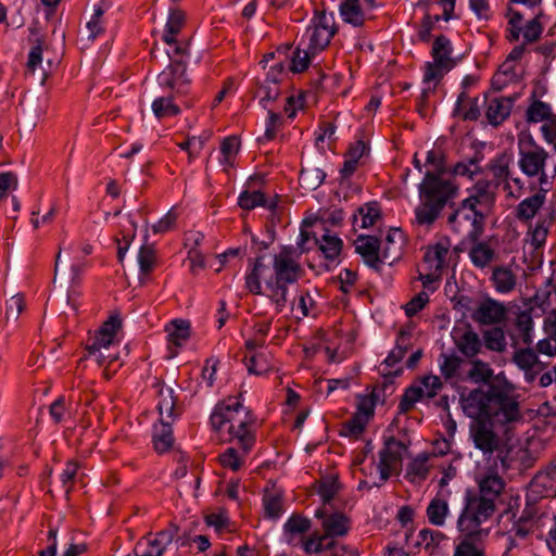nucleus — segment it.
<instances>
[{
  "label": "nucleus",
  "instance_id": "37998d69",
  "mask_svg": "<svg viewBox=\"0 0 556 556\" xmlns=\"http://www.w3.org/2000/svg\"><path fill=\"white\" fill-rule=\"evenodd\" d=\"M113 342L114 338L110 337V334L98 331L92 342L86 345L88 356H94L97 363L102 364L104 362V352L102 350L109 351Z\"/></svg>",
  "mask_w": 556,
  "mask_h": 556
},
{
  "label": "nucleus",
  "instance_id": "a211bd4d",
  "mask_svg": "<svg viewBox=\"0 0 556 556\" xmlns=\"http://www.w3.org/2000/svg\"><path fill=\"white\" fill-rule=\"evenodd\" d=\"M497 459H492V462H488L489 466L479 470L476 476V481L479 484L480 495L485 496L488 498L497 497L502 491L504 490L505 482L497 469Z\"/></svg>",
  "mask_w": 556,
  "mask_h": 556
},
{
  "label": "nucleus",
  "instance_id": "6e6d98bb",
  "mask_svg": "<svg viewBox=\"0 0 556 556\" xmlns=\"http://www.w3.org/2000/svg\"><path fill=\"white\" fill-rule=\"evenodd\" d=\"M453 556H485L482 544H478L470 538H464L454 549Z\"/></svg>",
  "mask_w": 556,
  "mask_h": 556
},
{
  "label": "nucleus",
  "instance_id": "72a5a7b5",
  "mask_svg": "<svg viewBox=\"0 0 556 556\" xmlns=\"http://www.w3.org/2000/svg\"><path fill=\"white\" fill-rule=\"evenodd\" d=\"M380 208L376 202L366 203L358 207L357 214L353 216V227L356 228H369L376 224L380 218Z\"/></svg>",
  "mask_w": 556,
  "mask_h": 556
},
{
  "label": "nucleus",
  "instance_id": "39448f33",
  "mask_svg": "<svg viewBox=\"0 0 556 556\" xmlns=\"http://www.w3.org/2000/svg\"><path fill=\"white\" fill-rule=\"evenodd\" d=\"M445 206L452 208L446 217V225L451 231L464 236L470 242H476L481 238L484 231L486 213L464 200L457 205L452 200Z\"/></svg>",
  "mask_w": 556,
  "mask_h": 556
},
{
  "label": "nucleus",
  "instance_id": "49530a36",
  "mask_svg": "<svg viewBox=\"0 0 556 556\" xmlns=\"http://www.w3.org/2000/svg\"><path fill=\"white\" fill-rule=\"evenodd\" d=\"M326 174L323 169L309 166L301 169L299 182L306 190H316L324 182Z\"/></svg>",
  "mask_w": 556,
  "mask_h": 556
},
{
  "label": "nucleus",
  "instance_id": "ddd939ff",
  "mask_svg": "<svg viewBox=\"0 0 556 556\" xmlns=\"http://www.w3.org/2000/svg\"><path fill=\"white\" fill-rule=\"evenodd\" d=\"M513 163V157L510 154L503 152L497 154L494 159H492L489 163V169L492 173L493 179H490L492 182H496V188L503 184L504 190L508 192L510 195H515L511 191L510 182H513L520 192L523 189V181L520 177H513L510 165Z\"/></svg>",
  "mask_w": 556,
  "mask_h": 556
},
{
  "label": "nucleus",
  "instance_id": "680f3d73",
  "mask_svg": "<svg viewBox=\"0 0 556 556\" xmlns=\"http://www.w3.org/2000/svg\"><path fill=\"white\" fill-rule=\"evenodd\" d=\"M265 514L269 518H278L282 513V501L278 493H266L263 497Z\"/></svg>",
  "mask_w": 556,
  "mask_h": 556
},
{
  "label": "nucleus",
  "instance_id": "338daca9",
  "mask_svg": "<svg viewBox=\"0 0 556 556\" xmlns=\"http://www.w3.org/2000/svg\"><path fill=\"white\" fill-rule=\"evenodd\" d=\"M177 213L174 208H170L165 216H163L157 223L152 225V231L154 233H165L169 231L177 222Z\"/></svg>",
  "mask_w": 556,
  "mask_h": 556
},
{
  "label": "nucleus",
  "instance_id": "2eb2a0df",
  "mask_svg": "<svg viewBox=\"0 0 556 556\" xmlns=\"http://www.w3.org/2000/svg\"><path fill=\"white\" fill-rule=\"evenodd\" d=\"M185 25V13L180 10H170L165 25L162 40L167 43L175 55L189 56V42L177 40V35Z\"/></svg>",
  "mask_w": 556,
  "mask_h": 556
},
{
  "label": "nucleus",
  "instance_id": "b1692460",
  "mask_svg": "<svg viewBox=\"0 0 556 556\" xmlns=\"http://www.w3.org/2000/svg\"><path fill=\"white\" fill-rule=\"evenodd\" d=\"M355 251L370 268L378 270L381 265L379 256L380 240L375 236L359 235L355 241Z\"/></svg>",
  "mask_w": 556,
  "mask_h": 556
},
{
  "label": "nucleus",
  "instance_id": "864d4df0",
  "mask_svg": "<svg viewBox=\"0 0 556 556\" xmlns=\"http://www.w3.org/2000/svg\"><path fill=\"white\" fill-rule=\"evenodd\" d=\"M240 141L237 137L230 136L223 140L220 152L223 155L222 163L228 167L233 166L235 157L239 152Z\"/></svg>",
  "mask_w": 556,
  "mask_h": 556
},
{
  "label": "nucleus",
  "instance_id": "a878e982",
  "mask_svg": "<svg viewBox=\"0 0 556 556\" xmlns=\"http://www.w3.org/2000/svg\"><path fill=\"white\" fill-rule=\"evenodd\" d=\"M513 362L523 370L528 382H533L536 375L543 370L544 365L539 361L538 354L530 348L519 349L514 353Z\"/></svg>",
  "mask_w": 556,
  "mask_h": 556
},
{
  "label": "nucleus",
  "instance_id": "f257e3e1",
  "mask_svg": "<svg viewBox=\"0 0 556 556\" xmlns=\"http://www.w3.org/2000/svg\"><path fill=\"white\" fill-rule=\"evenodd\" d=\"M299 258L292 245H285L274 255L273 271L264 263L263 256L249 260L250 269L245 275V288L252 294H264L263 280L265 294L275 305L276 312L281 313L289 303V288L301 278L303 273Z\"/></svg>",
  "mask_w": 556,
  "mask_h": 556
},
{
  "label": "nucleus",
  "instance_id": "c03bdc74",
  "mask_svg": "<svg viewBox=\"0 0 556 556\" xmlns=\"http://www.w3.org/2000/svg\"><path fill=\"white\" fill-rule=\"evenodd\" d=\"M448 253V248L442 243H437L429 248L424 256V262L428 265L429 270L441 273L445 258Z\"/></svg>",
  "mask_w": 556,
  "mask_h": 556
},
{
  "label": "nucleus",
  "instance_id": "a18cd8bd",
  "mask_svg": "<svg viewBox=\"0 0 556 556\" xmlns=\"http://www.w3.org/2000/svg\"><path fill=\"white\" fill-rule=\"evenodd\" d=\"M515 327L521 342L530 345L533 341V319L530 311H521L515 320Z\"/></svg>",
  "mask_w": 556,
  "mask_h": 556
},
{
  "label": "nucleus",
  "instance_id": "aec40b11",
  "mask_svg": "<svg viewBox=\"0 0 556 556\" xmlns=\"http://www.w3.org/2000/svg\"><path fill=\"white\" fill-rule=\"evenodd\" d=\"M530 489L539 497L556 496V456L534 475Z\"/></svg>",
  "mask_w": 556,
  "mask_h": 556
},
{
  "label": "nucleus",
  "instance_id": "e2e57ef3",
  "mask_svg": "<svg viewBox=\"0 0 556 556\" xmlns=\"http://www.w3.org/2000/svg\"><path fill=\"white\" fill-rule=\"evenodd\" d=\"M439 364L441 374L445 379H451L456 376L460 367V359L457 356L441 354Z\"/></svg>",
  "mask_w": 556,
  "mask_h": 556
},
{
  "label": "nucleus",
  "instance_id": "f3484780",
  "mask_svg": "<svg viewBox=\"0 0 556 556\" xmlns=\"http://www.w3.org/2000/svg\"><path fill=\"white\" fill-rule=\"evenodd\" d=\"M406 448L407 446L403 442L393 437L386 440L384 447L379 453L380 460L378 465L382 483L390 478L392 470L401 464Z\"/></svg>",
  "mask_w": 556,
  "mask_h": 556
},
{
  "label": "nucleus",
  "instance_id": "f03ea898",
  "mask_svg": "<svg viewBox=\"0 0 556 556\" xmlns=\"http://www.w3.org/2000/svg\"><path fill=\"white\" fill-rule=\"evenodd\" d=\"M426 165L430 166L418 186L419 203L414 210L413 225L429 230L441 216L443 208L458 195L459 187L452 178H445V157L441 150L427 153Z\"/></svg>",
  "mask_w": 556,
  "mask_h": 556
},
{
  "label": "nucleus",
  "instance_id": "a19ab883",
  "mask_svg": "<svg viewBox=\"0 0 556 556\" xmlns=\"http://www.w3.org/2000/svg\"><path fill=\"white\" fill-rule=\"evenodd\" d=\"M177 94L170 93L168 96L159 97L152 103V111L159 119L176 116L180 113L179 106L175 103Z\"/></svg>",
  "mask_w": 556,
  "mask_h": 556
},
{
  "label": "nucleus",
  "instance_id": "c85d7f7f",
  "mask_svg": "<svg viewBox=\"0 0 556 556\" xmlns=\"http://www.w3.org/2000/svg\"><path fill=\"white\" fill-rule=\"evenodd\" d=\"M157 410L160 415L159 421H174L180 412L176 406V397L172 388L161 389L159 392Z\"/></svg>",
  "mask_w": 556,
  "mask_h": 556
},
{
  "label": "nucleus",
  "instance_id": "2f4dec72",
  "mask_svg": "<svg viewBox=\"0 0 556 556\" xmlns=\"http://www.w3.org/2000/svg\"><path fill=\"white\" fill-rule=\"evenodd\" d=\"M554 113L549 103L535 99L533 96L526 110L525 119L528 124H539L552 117Z\"/></svg>",
  "mask_w": 556,
  "mask_h": 556
},
{
  "label": "nucleus",
  "instance_id": "0e129e2a",
  "mask_svg": "<svg viewBox=\"0 0 556 556\" xmlns=\"http://www.w3.org/2000/svg\"><path fill=\"white\" fill-rule=\"evenodd\" d=\"M542 33L543 26L539 20V16H535L529 21L522 29L523 42L528 45L538 41L541 38Z\"/></svg>",
  "mask_w": 556,
  "mask_h": 556
},
{
  "label": "nucleus",
  "instance_id": "58836bf2",
  "mask_svg": "<svg viewBox=\"0 0 556 556\" xmlns=\"http://www.w3.org/2000/svg\"><path fill=\"white\" fill-rule=\"evenodd\" d=\"M340 14L345 23L355 27L364 25L366 13L362 9L359 0H345L340 4Z\"/></svg>",
  "mask_w": 556,
  "mask_h": 556
},
{
  "label": "nucleus",
  "instance_id": "4468645a",
  "mask_svg": "<svg viewBox=\"0 0 556 556\" xmlns=\"http://www.w3.org/2000/svg\"><path fill=\"white\" fill-rule=\"evenodd\" d=\"M177 530L174 528L159 531L155 534L149 533L141 538L135 548L136 556H162L166 547L173 542Z\"/></svg>",
  "mask_w": 556,
  "mask_h": 556
},
{
  "label": "nucleus",
  "instance_id": "ea45409f",
  "mask_svg": "<svg viewBox=\"0 0 556 556\" xmlns=\"http://www.w3.org/2000/svg\"><path fill=\"white\" fill-rule=\"evenodd\" d=\"M168 342L176 345H184L190 337V323L184 319L172 320L166 327Z\"/></svg>",
  "mask_w": 556,
  "mask_h": 556
},
{
  "label": "nucleus",
  "instance_id": "7ed1b4c3",
  "mask_svg": "<svg viewBox=\"0 0 556 556\" xmlns=\"http://www.w3.org/2000/svg\"><path fill=\"white\" fill-rule=\"evenodd\" d=\"M464 413L472 418H484L509 429L521 421L520 405L511 384L492 382L478 388L460 399Z\"/></svg>",
  "mask_w": 556,
  "mask_h": 556
},
{
  "label": "nucleus",
  "instance_id": "5701e85b",
  "mask_svg": "<svg viewBox=\"0 0 556 556\" xmlns=\"http://www.w3.org/2000/svg\"><path fill=\"white\" fill-rule=\"evenodd\" d=\"M556 220V208L554 206H549L544 208L542 213L539 214V218L534 225V227H530L528 230V235L530 236V244L533 249H540L544 245L549 228Z\"/></svg>",
  "mask_w": 556,
  "mask_h": 556
},
{
  "label": "nucleus",
  "instance_id": "412c9836",
  "mask_svg": "<svg viewBox=\"0 0 556 556\" xmlns=\"http://www.w3.org/2000/svg\"><path fill=\"white\" fill-rule=\"evenodd\" d=\"M315 517L321 522L323 533L343 538L351 529V519L343 513L328 514L325 508H319L316 510Z\"/></svg>",
  "mask_w": 556,
  "mask_h": 556
},
{
  "label": "nucleus",
  "instance_id": "c9c22d12",
  "mask_svg": "<svg viewBox=\"0 0 556 556\" xmlns=\"http://www.w3.org/2000/svg\"><path fill=\"white\" fill-rule=\"evenodd\" d=\"M314 244L318 245L324 257L330 262H333L339 257L343 247L342 240L329 232L323 235L320 239L314 238Z\"/></svg>",
  "mask_w": 556,
  "mask_h": 556
},
{
  "label": "nucleus",
  "instance_id": "473e14b6",
  "mask_svg": "<svg viewBox=\"0 0 556 556\" xmlns=\"http://www.w3.org/2000/svg\"><path fill=\"white\" fill-rule=\"evenodd\" d=\"M454 339L457 349L467 357L476 356L481 350V340L472 329H466Z\"/></svg>",
  "mask_w": 556,
  "mask_h": 556
},
{
  "label": "nucleus",
  "instance_id": "603ef678",
  "mask_svg": "<svg viewBox=\"0 0 556 556\" xmlns=\"http://www.w3.org/2000/svg\"><path fill=\"white\" fill-rule=\"evenodd\" d=\"M493 376V369L489 364L481 361H473L471 367L467 372V377L471 382L481 383L488 382Z\"/></svg>",
  "mask_w": 556,
  "mask_h": 556
},
{
  "label": "nucleus",
  "instance_id": "0eeeda50",
  "mask_svg": "<svg viewBox=\"0 0 556 556\" xmlns=\"http://www.w3.org/2000/svg\"><path fill=\"white\" fill-rule=\"evenodd\" d=\"M548 152L531 135L518 137V167L528 178L536 179L540 185L547 182L545 174Z\"/></svg>",
  "mask_w": 556,
  "mask_h": 556
},
{
  "label": "nucleus",
  "instance_id": "6ab92c4d",
  "mask_svg": "<svg viewBox=\"0 0 556 556\" xmlns=\"http://www.w3.org/2000/svg\"><path fill=\"white\" fill-rule=\"evenodd\" d=\"M468 192L469 195L464 199V201L469 202L471 205L481 208V211L488 214L496 200V182H492L489 179H479Z\"/></svg>",
  "mask_w": 556,
  "mask_h": 556
},
{
  "label": "nucleus",
  "instance_id": "9b49d317",
  "mask_svg": "<svg viewBox=\"0 0 556 556\" xmlns=\"http://www.w3.org/2000/svg\"><path fill=\"white\" fill-rule=\"evenodd\" d=\"M336 31L333 15L327 14L325 11H316L304 36L308 40L309 49L319 53L330 43Z\"/></svg>",
  "mask_w": 556,
  "mask_h": 556
},
{
  "label": "nucleus",
  "instance_id": "4be33fe9",
  "mask_svg": "<svg viewBox=\"0 0 556 556\" xmlns=\"http://www.w3.org/2000/svg\"><path fill=\"white\" fill-rule=\"evenodd\" d=\"M506 317V307L503 303L491 298L483 300L472 313V319L481 325H495Z\"/></svg>",
  "mask_w": 556,
  "mask_h": 556
},
{
  "label": "nucleus",
  "instance_id": "3c124183",
  "mask_svg": "<svg viewBox=\"0 0 556 556\" xmlns=\"http://www.w3.org/2000/svg\"><path fill=\"white\" fill-rule=\"evenodd\" d=\"M317 54V52H313L312 49L306 45V48L298 47L292 54L290 70L293 73L304 72L311 60Z\"/></svg>",
  "mask_w": 556,
  "mask_h": 556
},
{
  "label": "nucleus",
  "instance_id": "9d476101",
  "mask_svg": "<svg viewBox=\"0 0 556 556\" xmlns=\"http://www.w3.org/2000/svg\"><path fill=\"white\" fill-rule=\"evenodd\" d=\"M167 54L170 59V63L159 74V85L162 88L169 89L177 96L186 94L191 84V79L187 74V61L189 56H177L170 51H167Z\"/></svg>",
  "mask_w": 556,
  "mask_h": 556
},
{
  "label": "nucleus",
  "instance_id": "e433bc0d",
  "mask_svg": "<svg viewBox=\"0 0 556 556\" xmlns=\"http://www.w3.org/2000/svg\"><path fill=\"white\" fill-rule=\"evenodd\" d=\"M238 205L247 211L253 210L257 206L274 210L277 206V203L275 200L267 201L264 193L260 190H244L238 198Z\"/></svg>",
  "mask_w": 556,
  "mask_h": 556
},
{
  "label": "nucleus",
  "instance_id": "c756f323",
  "mask_svg": "<svg viewBox=\"0 0 556 556\" xmlns=\"http://www.w3.org/2000/svg\"><path fill=\"white\" fill-rule=\"evenodd\" d=\"M478 101V98H470L463 90L457 97L454 114L462 116L464 121H477L481 115Z\"/></svg>",
  "mask_w": 556,
  "mask_h": 556
},
{
  "label": "nucleus",
  "instance_id": "8fccbe9b",
  "mask_svg": "<svg viewBox=\"0 0 556 556\" xmlns=\"http://www.w3.org/2000/svg\"><path fill=\"white\" fill-rule=\"evenodd\" d=\"M247 454H243L242 448L238 446H230L225 450L224 453L219 455V463L224 468L231 469L232 471H238L244 463Z\"/></svg>",
  "mask_w": 556,
  "mask_h": 556
},
{
  "label": "nucleus",
  "instance_id": "20e7f679",
  "mask_svg": "<svg viewBox=\"0 0 556 556\" xmlns=\"http://www.w3.org/2000/svg\"><path fill=\"white\" fill-rule=\"evenodd\" d=\"M210 422L214 432L228 443H235L248 454L255 444V417L244 406L240 396H229L219 402L211 414Z\"/></svg>",
  "mask_w": 556,
  "mask_h": 556
},
{
  "label": "nucleus",
  "instance_id": "79ce46f5",
  "mask_svg": "<svg viewBox=\"0 0 556 556\" xmlns=\"http://www.w3.org/2000/svg\"><path fill=\"white\" fill-rule=\"evenodd\" d=\"M366 413H355L349 420H346L342 425V429L340 430V434L344 437H350L353 439H358L368 424V414Z\"/></svg>",
  "mask_w": 556,
  "mask_h": 556
},
{
  "label": "nucleus",
  "instance_id": "dca6fc26",
  "mask_svg": "<svg viewBox=\"0 0 556 556\" xmlns=\"http://www.w3.org/2000/svg\"><path fill=\"white\" fill-rule=\"evenodd\" d=\"M337 538L314 532L307 538H301V547L307 555L326 553L327 556H342L345 553V547L336 541Z\"/></svg>",
  "mask_w": 556,
  "mask_h": 556
},
{
  "label": "nucleus",
  "instance_id": "4c0bfd02",
  "mask_svg": "<svg viewBox=\"0 0 556 556\" xmlns=\"http://www.w3.org/2000/svg\"><path fill=\"white\" fill-rule=\"evenodd\" d=\"M491 280L495 290L500 293H509L516 287V275L505 266H497L493 269Z\"/></svg>",
  "mask_w": 556,
  "mask_h": 556
},
{
  "label": "nucleus",
  "instance_id": "774afa93",
  "mask_svg": "<svg viewBox=\"0 0 556 556\" xmlns=\"http://www.w3.org/2000/svg\"><path fill=\"white\" fill-rule=\"evenodd\" d=\"M542 517L543 514L540 513V509L535 504L527 503V505L521 511V515L518 517V520L530 523L535 528H539V522Z\"/></svg>",
  "mask_w": 556,
  "mask_h": 556
},
{
  "label": "nucleus",
  "instance_id": "09e8293b",
  "mask_svg": "<svg viewBox=\"0 0 556 556\" xmlns=\"http://www.w3.org/2000/svg\"><path fill=\"white\" fill-rule=\"evenodd\" d=\"M138 264L140 268V278L149 276L156 264V252L153 245L143 244L138 253Z\"/></svg>",
  "mask_w": 556,
  "mask_h": 556
},
{
  "label": "nucleus",
  "instance_id": "423d86ee",
  "mask_svg": "<svg viewBox=\"0 0 556 556\" xmlns=\"http://www.w3.org/2000/svg\"><path fill=\"white\" fill-rule=\"evenodd\" d=\"M495 510V504L492 498L479 496V494L470 491L466 492L465 507L458 517V530L465 535L476 540L477 538L488 535V531L480 528L481 523L485 521Z\"/></svg>",
  "mask_w": 556,
  "mask_h": 556
},
{
  "label": "nucleus",
  "instance_id": "69168bd1",
  "mask_svg": "<svg viewBox=\"0 0 556 556\" xmlns=\"http://www.w3.org/2000/svg\"><path fill=\"white\" fill-rule=\"evenodd\" d=\"M541 124L540 131L544 141L549 146L556 147V113Z\"/></svg>",
  "mask_w": 556,
  "mask_h": 556
},
{
  "label": "nucleus",
  "instance_id": "bb28decb",
  "mask_svg": "<svg viewBox=\"0 0 556 556\" xmlns=\"http://www.w3.org/2000/svg\"><path fill=\"white\" fill-rule=\"evenodd\" d=\"M546 200V190L540 189L536 193L523 199L515 208V217L521 223H530L539 214Z\"/></svg>",
  "mask_w": 556,
  "mask_h": 556
},
{
  "label": "nucleus",
  "instance_id": "6e6552de",
  "mask_svg": "<svg viewBox=\"0 0 556 556\" xmlns=\"http://www.w3.org/2000/svg\"><path fill=\"white\" fill-rule=\"evenodd\" d=\"M491 421H485L483 418L473 419L470 425V438L477 450L481 451L484 456L496 453L497 459L501 462L504 470L508 468L506 457L503 455V441L502 438L494 431Z\"/></svg>",
  "mask_w": 556,
  "mask_h": 556
},
{
  "label": "nucleus",
  "instance_id": "052dcab7",
  "mask_svg": "<svg viewBox=\"0 0 556 556\" xmlns=\"http://www.w3.org/2000/svg\"><path fill=\"white\" fill-rule=\"evenodd\" d=\"M78 469L79 464L76 460L70 459L65 463V467L62 473L60 475V479L66 494H68L72 491Z\"/></svg>",
  "mask_w": 556,
  "mask_h": 556
},
{
  "label": "nucleus",
  "instance_id": "5fc2aeb1",
  "mask_svg": "<svg viewBox=\"0 0 556 556\" xmlns=\"http://www.w3.org/2000/svg\"><path fill=\"white\" fill-rule=\"evenodd\" d=\"M341 485L336 477H327L320 480L317 493L321 497L324 504H329L338 494Z\"/></svg>",
  "mask_w": 556,
  "mask_h": 556
},
{
  "label": "nucleus",
  "instance_id": "f8f14e48",
  "mask_svg": "<svg viewBox=\"0 0 556 556\" xmlns=\"http://www.w3.org/2000/svg\"><path fill=\"white\" fill-rule=\"evenodd\" d=\"M443 388L441 378L433 375L425 376L420 379L419 386L408 387L401 396L399 403V413L407 414L415 407V404L421 400L434 397Z\"/></svg>",
  "mask_w": 556,
  "mask_h": 556
},
{
  "label": "nucleus",
  "instance_id": "13d9d810",
  "mask_svg": "<svg viewBox=\"0 0 556 556\" xmlns=\"http://www.w3.org/2000/svg\"><path fill=\"white\" fill-rule=\"evenodd\" d=\"M429 456L426 453L419 454L407 466V475L413 479L418 478L425 480L429 472Z\"/></svg>",
  "mask_w": 556,
  "mask_h": 556
},
{
  "label": "nucleus",
  "instance_id": "393cba45",
  "mask_svg": "<svg viewBox=\"0 0 556 556\" xmlns=\"http://www.w3.org/2000/svg\"><path fill=\"white\" fill-rule=\"evenodd\" d=\"M514 99L510 97H493L486 101L485 118L494 127L502 125L511 113Z\"/></svg>",
  "mask_w": 556,
  "mask_h": 556
},
{
  "label": "nucleus",
  "instance_id": "4d7b16f0",
  "mask_svg": "<svg viewBox=\"0 0 556 556\" xmlns=\"http://www.w3.org/2000/svg\"><path fill=\"white\" fill-rule=\"evenodd\" d=\"M486 349L495 352H503L506 348V339L501 328H492L483 333Z\"/></svg>",
  "mask_w": 556,
  "mask_h": 556
},
{
  "label": "nucleus",
  "instance_id": "1a4fd4ad",
  "mask_svg": "<svg viewBox=\"0 0 556 556\" xmlns=\"http://www.w3.org/2000/svg\"><path fill=\"white\" fill-rule=\"evenodd\" d=\"M452 53L451 40L444 35L435 37L431 49L433 61L426 63L424 83L440 81L446 73L457 65V60L452 56Z\"/></svg>",
  "mask_w": 556,
  "mask_h": 556
},
{
  "label": "nucleus",
  "instance_id": "bf43d9fd",
  "mask_svg": "<svg viewBox=\"0 0 556 556\" xmlns=\"http://www.w3.org/2000/svg\"><path fill=\"white\" fill-rule=\"evenodd\" d=\"M314 301L308 291H301L296 300L291 305V311L295 313V317L301 319L308 316L311 308L313 307Z\"/></svg>",
  "mask_w": 556,
  "mask_h": 556
},
{
  "label": "nucleus",
  "instance_id": "de8ad7c7",
  "mask_svg": "<svg viewBox=\"0 0 556 556\" xmlns=\"http://www.w3.org/2000/svg\"><path fill=\"white\" fill-rule=\"evenodd\" d=\"M448 514V504L445 500L434 497L427 507V517L431 525L441 527Z\"/></svg>",
  "mask_w": 556,
  "mask_h": 556
},
{
  "label": "nucleus",
  "instance_id": "cd10ccee",
  "mask_svg": "<svg viewBox=\"0 0 556 556\" xmlns=\"http://www.w3.org/2000/svg\"><path fill=\"white\" fill-rule=\"evenodd\" d=\"M311 520L300 515H292L285 523L283 531L286 540L289 544L301 545V538L309 531Z\"/></svg>",
  "mask_w": 556,
  "mask_h": 556
},
{
  "label": "nucleus",
  "instance_id": "7c9ffc66",
  "mask_svg": "<svg viewBox=\"0 0 556 556\" xmlns=\"http://www.w3.org/2000/svg\"><path fill=\"white\" fill-rule=\"evenodd\" d=\"M471 243L468 252L471 263L478 268H485L494 261L495 250L485 241L478 240Z\"/></svg>",
  "mask_w": 556,
  "mask_h": 556
},
{
  "label": "nucleus",
  "instance_id": "f704fd0d",
  "mask_svg": "<svg viewBox=\"0 0 556 556\" xmlns=\"http://www.w3.org/2000/svg\"><path fill=\"white\" fill-rule=\"evenodd\" d=\"M153 443L159 453H165L170 450L174 443L172 421H159V424L154 425Z\"/></svg>",
  "mask_w": 556,
  "mask_h": 556
}]
</instances>
